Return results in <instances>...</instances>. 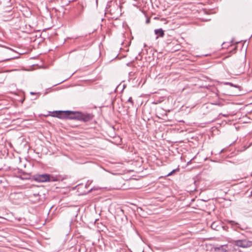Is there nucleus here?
<instances>
[{"label": "nucleus", "instance_id": "4468645a", "mask_svg": "<svg viewBox=\"0 0 252 252\" xmlns=\"http://www.w3.org/2000/svg\"><path fill=\"white\" fill-rule=\"evenodd\" d=\"M133 74V73L132 72H130V73H129V76H132V75Z\"/></svg>", "mask_w": 252, "mask_h": 252}, {"label": "nucleus", "instance_id": "7ed1b4c3", "mask_svg": "<svg viewBox=\"0 0 252 252\" xmlns=\"http://www.w3.org/2000/svg\"><path fill=\"white\" fill-rule=\"evenodd\" d=\"M49 115L57 117L61 119H67V113H69L68 110L67 111H55L53 112H49Z\"/></svg>", "mask_w": 252, "mask_h": 252}, {"label": "nucleus", "instance_id": "20e7f679", "mask_svg": "<svg viewBox=\"0 0 252 252\" xmlns=\"http://www.w3.org/2000/svg\"><path fill=\"white\" fill-rule=\"evenodd\" d=\"M236 245L242 248H246L247 246V243L244 240H237L236 241Z\"/></svg>", "mask_w": 252, "mask_h": 252}, {"label": "nucleus", "instance_id": "9d476101", "mask_svg": "<svg viewBox=\"0 0 252 252\" xmlns=\"http://www.w3.org/2000/svg\"><path fill=\"white\" fill-rule=\"evenodd\" d=\"M213 104H215V105H219V106H221V105L220 103H213Z\"/></svg>", "mask_w": 252, "mask_h": 252}, {"label": "nucleus", "instance_id": "9b49d317", "mask_svg": "<svg viewBox=\"0 0 252 252\" xmlns=\"http://www.w3.org/2000/svg\"><path fill=\"white\" fill-rule=\"evenodd\" d=\"M139 84H140V83H139L138 84H137V85H133L132 86L133 87H138Z\"/></svg>", "mask_w": 252, "mask_h": 252}, {"label": "nucleus", "instance_id": "f257e3e1", "mask_svg": "<svg viewBox=\"0 0 252 252\" xmlns=\"http://www.w3.org/2000/svg\"><path fill=\"white\" fill-rule=\"evenodd\" d=\"M69 113H67V119L72 120H77L82 121L83 122H88L92 119L91 114H84L78 111H69Z\"/></svg>", "mask_w": 252, "mask_h": 252}, {"label": "nucleus", "instance_id": "2eb2a0df", "mask_svg": "<svg viewBox=\"0 0 252 252\" xmlns=\"http://www.w3.org/2000/svg\"><path fill=\"white\" fill-rule=\"evenodd\" d=\"M33 195L34 196H38V194H33Z\"/></svg>", "mask_w": 252, "mask_h": 252}, {"label": "nucleus", "instance_id": "1a4fd4ad", "mask_svg": "<svg viewBox=\"0 0 252 252\" xmlns=\"http://www.w3.org/2000/svg\"><path fill=\"white\" fill-rule=\"evenodd\" d=\"M175 170H173L172 171H171V172H170L168 174V176H170L171 175L173 172H175Z\"/></svg>", "mask_w": 252, "mask_h": 252}, {"label": "nucleus", "instance_id": "ddd939ff", "mask_svg": "<svg viewBox=\"0 0 252 252\" xmlns=\"http://www.w3.org/2000/svg\"><path fill=\"white\" fill-rule=\"evenodd\" d=\"M36 94L35 93H34V92H31L30 93V94H32H32Z\"/></svg>", "mask_w": 252, "mask_h": 252}, {"label": "nucleus", "instance_id": "6e6552de", "mask_svg": "<svg viewBox=\"0 0 252 252\" xmlns=\"http://www.w3.org/2000/svg\"><path fill=\"white\" fill-rule=\"evenodd\" d=\"M127 101H128V102H130V103H131V104H132V105H133V100H132V97H130L128 98V99Z\"/></svg>", "mask_w": 252, "mask_h": 252}, {"label": "nucleus", "instance_id": "39448f33", "mask_svg": "<svg viewBox=\"0 0 252 252\" xmlns=\"http://www.w3.org/2000/svg\"><path fill=\"white\" fill-rule=\"evenodd\" d=\"M224 84L225 85H229L236 89L237 90L236 92V94H239V93L241 91V87L238 85H235L230 82H225ZM237 95H239V94H237Z\"/></svg>", "mask_w": 252, "mask_h": 252}, {"label": "nucleus", "instance_id": "f8f14e48", "mask_svg": "<svg viewBox=\"0 0 252 252\" xmlns=\"http://www.w3.org/2000/svg\"><path fill=\"white\" fill-rule=\"evenodd\" d=\"M224 151V149L221 150L220 152L219 153V154H221Z\"/></svg>", "mask_w": 252, "mask_h": 252}, {"label": "nucleus", "instance_id": "dca6fc26", "mask_svg": "<svg viewBox=\"0 0 252 252\" xmlns=\"http://www.w3.org/2000/svg\"><path fill=\"white\" fill-rule=\"evenodd\" d=\"M214 225H215V223H213V224H212V226H212V228H213V226H214Z\"/></svg>", "mask_w": 252, "mask_h": 252}, {"label": "nucleus", "instance_id": "0eeeda50", "mask_svg": "<svg viewBox=\"0 0 252 252\" xmlns=\"http://www.w3.org/2000/svg\"><path fill=\"white\" fill-rule=\"evenodd\" d=\"M224 245H221L218 247L215 248V251L216 252H227V251L224 249Z\"/></svg>", "mask_w": 252, "mask_h": 252}, {"label": "nucleus", "instance_id": "423d86ee", "mask_svg": "<svg viewBox=\"0 0 252 252\" xmlns=\"http://www.w3.org/2000/svg\"><path fill=\"white\" fill-rule=\"evenodd\" d=\"M155 33L157 35L156 38H158L159 37H163L164 34V31L162 29L155 30Z\"/></svg>", "mask_w": 252, "mask_h": 252}, {"label": "nucleus", "instance_id": "f03ea898", "mask_svg": "<svg viewBox=\"0 0 252 252\" xmlns=\"http://www.w3.org/2000/svg\"><path fill=\"white\" fill-rule=\"evenodd\" d=\"M34 179L36 181L38 182H55L58 180L57 177L48 174L36 175Z\"/></svg>", "mask_w": 252, "mask_h": 252}]
</instances>
